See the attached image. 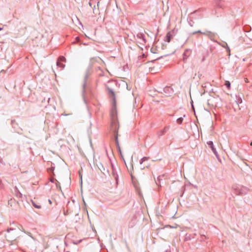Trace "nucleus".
Here are the masks:
<instances>
[{
  "label": "nucleus",
  "mask_w": 252,
  "mask_h": 252,
  "mask_svg": "<svg viewBox=\"0 0 252 252\" xmlns=\"http://www.w3.org/2000/svg\"><path fill=\"white\" fill-rule=\"evenodd\" d=\"M109 94H112V107L111 109V129L113 130L114 136H115V140L117 148L120 147L119 141H118V128H119V125L117 119V112L116 110V98L115 96L114 92L112 90H109Z\"/></svg>",
  "instance_id": "1"
},
{
  "label": "nucleus",
  "mask_w": 252,
  "mask_h": 252,
  "mask_svg": "<svg viewBox=\"0 0 252 252\" xmlns=\"http://www.w3.org/2000/svg\"><path fill=\"white\" fill-rule=\"evenodd\" d=\"M146 73L151 72L152 74L158 72L160 68V64H144Z\"/></svg>",
  "instance_id": "2"
},
{
  "label": "nucleus",
  "mask_w": 252,
  "mask_h": 252,
  "mask_svg": "<svg viewBox=\"0 0 252 252\" xmlns=\"http://www.w3.org/2000/svg\"><path fill=\"white\" fill-rule=\"evenodd\" d=\"M162 90L164 95L166 96H170L174 93L173 88L169 86H166Z\"/></svg>",
  "instance_id": "3"
},
{
  "label": "nucleus",
  "mask_w": 252,
  "mask_h": 252,
  "mask_svg": "<svg viewBox=\"0 0 252 252\" xmlns=\"http://www.w3.org/2000/svg\"><path fill=\"white\" fill-rule=\"evenodd\" d=\"M208 146L211 149L213 153L217 157H218L219 155L216 148L214 146L213 142L212 141H209L207 142Z\"/></svg>",
  "instance_id": "4"
},
{
  "label": "nucleus",
  "mask_w": 252,
  "mask_h": 252,
  "mask_svg": "<svg viewBox=\"0 0 252 252\" xmlns=\"http://www.w3.org/2000/svg\"><path fill=\"white\" fill-rule=\"evenodd\" d=\"M169 128H170V126H169L164 127L163 129L159 130L158 132V135L159 136H161V135H163L164 134H165V133H166L167 132V131L169 130Z\"/></svg>",
  "instance_id": "5"
},
{
  "label": "nucleus",
  "mask_w": 252,
  "mask_h": 252,
  "mask_svg": "<svg viewBox=\"0 0 252 252\" xmlns=\"http://www.w3.org/2000/svg\"><path fill=\"white\" fill-rule=\"evenodd\" d=\"M112 175L115 178L116 182H117L118 178V175L117 173V171L116 170V169H115L114 165L112 164Z\"/></svg>",
  "instance_id": "6"
},
{
  "label": "nucleus",
  "mask_w": 252,
  "mask_h": 252,
  "mask_svg": "<svg viewBox=\"0 0 252 252\" xmlns=\"http://www.w3.org/2000/svg\"><path fill=\"white\" fill-rule=\"evenodd\" d=\"M88 75L86 74L85 77H84V82L83 84V94H84L85 92V88H86V84H87V79H88Z\"/></svg>",
  "instance_id": "7"
},
{
  "label": "nucleus",
  "mask_w": 252,
  "mask_h": 252,
  "mask_svg": "<svg viewBox=\"0 0 252 252\" xmlns=\"http://www.w3.org/2000/svg\"><path fill=\"white\" fill-rule=\"evenodd\" d=\"M66 62V59L63 56L60 57L58 60L57 63Z\"/></svg>",
  "instance_id": "8"
},
{
  "label": "nucleus",
  "mask_w": 252,
  "mask_h": 252,
  "mask_svg": "<svg viewBox=\"0 0 252 252\" xmlns=\"http://www.w3.org/2000/svg\"><path fill=\"white\" fill-rule=\"evenodd\" d=\"M149 157H143V158H141L140 163L141 164H142L145 161L149 159Z\"/></svg>",
  "instance_id": "9"
},
{
  "label": "nucleus",
  "mask_w": 252,
  "mask_h": 252,
  "mask_svg": "<svg viewBox=\"0 0 252 252\" xmlns=\"http://www.w3.org/2000/svg\"><path fill=\"white\" fill-rule=\"evenodd\" d=\"M32 204L33 205V206L36 208H37V209H40L41 208V205H38V204H36L33 201H32Z\"/></svg>",
  "instance_id": "10"
},
{
  "label": "nucleus",
  "mask_w": 252,
  "mask_h": 252,
  "mask_svg": "<svg viewBox=\"0 0 252 252\" xmlns=\"http://www.w3.org/2000/svg\"><path fill=\"white\" fill-rule=\"evenodd\" d=\"M101 61V60L99 58H96L92 59V62H96L99 63V62H100Z\"/></svg>",
  "instance_id": "11"
},
{
  "label": "nucleus",
  "mask_w": 252,
  "mask_h": 252,
  "mask_svg": "<svg viewBox=\"0 0 252 252\" xmlns=\"http://www.w3.org/2000/svg\"><path fill=\"white\" fill-rule=\"evenodd\" d=\"M183 118L180 117V118L177 119L176 121L178 124H181L183 122Z\"/></svg>",
  "instance_id": "12"
},
{
  "label": "nucleus",
  "mask_w": 252,
  "mask_h": 252,
  "mask_svg": "<svg viewBox=\"0 0 252 252\" xmlns=\"http://www.w3.org/2000/svg\"><path fill=\"white\" fill-rule=\"evenodd\" d=\"M117 149H118V152H119V153L120 155L121 156V157L123 159H124L123 156V155H122V151H121V149L120 147H118V148H117Z\"/></svg>",
  "instance_id": "13"
},
{
  "label": "nucleus",
  "mask_w": 252,
  "mask_h": 252,
  "mask_svg": "<svg viewBox=\"0 0 252 252\" xmlns=\"http://www.w3.org/2000/svg\"><path fill=\"white\" fill-rule=\"evenodd\" d=\"M56 67H60L62 68H63L64 67V64H59V63H58V64H56Z\"/></svg>",
  "instance_id": "14"
},
{
  "label": "nucleus",
  "mask_w": 252,
  "mask_h": 252,
  "mask_svg": "<svg viewBox=\"0 0 252 252\" xmlns=\"http://www.w3.org/2000/svg\"><path fill=\"white\" fill-rule=\"evenodd\" d=\"M225 85L227 88H229L230 87V83L229 81H226Z\"/></svg>",
  "instance_id": "15"
},
{
  "label": "nucleus",
  "mask_w": 252,
  "mask_h": 252,
  "mask_svg": "<svg viewBox=\"0 0 252 252\" xmlns=\"http://www.w3.org/2000/svg\"><path fill=\"white\" fill-rule=\"evenodd\" d=\"M23 232L27 234L29 236H30L32 239H34L33 237L31 235V233L30 232H26L24 230H22Z\"/></svg>",
  "instance_id": "16"
},
{
  "label": "nucleus",
  "mask_w": 252,
  "mask_h": 252,
  "mask_svg": "<svg viewBox=\"0 0 252 252\" xmlns=\"http://www.w3.org/2000/svg\"><path fill=\"white\" fill-rule=\"evenodd\" d=\"M166 40H167V41L169 42H170V36L169 35V33L167 34L166 35Z\"/></svg>",
  "instance_id": "17"
},
{
  "label": "nucleus",
  "mask_w": 252,
  "mask_h": 252,
  "mask_svg": "<svg viewBox=\"0 0 252 252\" xmlns=\"http://www.w3.org/2000/svg\"><path fill=\"white\" fill-rule=\"evenodd\" d=\"M13 230H14V229L10 228L9 229H8L7 231L8 233H9L10 231H13Z\"/></svg>",
  "instance_id": "18"
},
{
  "label": "nucleus",
  "mask_w": 252,
  "mask_h": 252,
  "mask_svg": "<svg viewBox=\"0 0 252 252\" xmlns=\"http://www.w3.org/2000/svg\"><path fill=\"white\" fill-rule=\"evenodd\" d=\"M2 188V184L1 183V181L0 180V188Z\"/></svg>",
  "instance_id": "19"
},
{
  "label": "nucleus",
  "mask_w": 252,
  "mask_h": 252,
  "mask_svg": "<svg viewBox=\"0 0 252 252\" xmlns=\"http://www.w3.org/2000/svg\"><path fill=\"white\" fill-rule=\"evenodd\" d=\"M159 178L158 177V180H157V181H156V184H157V185H158V182H159Z\"/></svg>",
  "instance_id": "20"
},
{
  "label": "nucleus",
  "mask_w": 252,
  "mask_h": 252,
  "mask_svg": "<svg viewBox=\"0 0 252 252\" xmlns=\"http://www.w3.org/2000/svg\"><path fill=\"white\" fill-rule=\"evenodd\" d=\"M245 82H249L248 79L247 78H245Z\"/></svg>",
  "instance_id": "21"
},
{
  "label": "nucleus",
  "mask_w": 252,
  "mask_h": 252,
  "mask_svg": "<svg viewBox=\"0 0 252 252\" xmlns=\"http://www.w3.org/2000/svg\"><path fill=\"white\" fill-rule=\"evenodd\" d=\"M48 201H49V203H50V204H52V201H51V200L49 199V200H48Z\"/></svg>",
  "instance_id": "22"
},
{
  "label": "nucleus",
  "mask_w": 252,
  "mask_h": 252,
  "mask_svg": "<svg viewBox=\"0 0 252 252\" xmlns=\"http://www.w3.org/2000/svg\"><path fill=\"white\" fill-rule=\"evenodd\" d=\"M6 237L9 238V239H11V238L9 237V236L7 235L6 236ZM13 238H11V239H13Z\"/></svg>",
  "instance_id": "23"
},
{
  "label": "nucleus",
  "mask_w": 252,
  "mask_h": 252,
  "mask_svg": "<svg viewBox=\"0 0 252 252\" xmlns=\"http://www.w3.org/2000/svg\"><path fill=\"white\" fill-rule=\"evenodd\" d=\"M98 167L99 169L100 170H101V168H101V166H98ZM101 171L102 172V171Z\"/></svg>",
  "instance_id": "24"
},
{
  "label": "nucleus",
  "mask_w": 252,
  "mask_h": 252,
  "mask_svg": "<svg viewBox=\"0 0 252 252\" xmlns=\"http://www.w3.org/2000/svg\"><path fill=\"white\" fill-rule=\"evenodd\" d=\"M99 166H101V167H102V168H103V165H102V164H101V163H100Z\"/></svg>",
  "instance_id": "25"
},
{
  "label": "nucleus",
  "mask_w": 252,
  "mask_h": 252,
  "mask_svg": "<svg viewBox=\"0 0 252 252\" xmlns=\"http://www.w3.org/2000/svg\"><path fill=\"white\" fill-rule=\"evenodd\" d=\"M192 103H193V102H191V105H192V108L194 109V107H193V104H192Z\"/></svg>",
  "instance_id": "26"
},
{
  "label": "nucleus",
  "mask_w": 252,
  "mask_h": 252,
  "mask_svg": "<svg viewBox=\"0 0 252 252\" xmlns=\"http://www.w3.org/2000/svg\"><path fill=\"white\" fill-rule=\"evenodd\" d=\"M64 214L65 215H67V212H65L64 211Z\"/></svg>",
  "instance_id": "27"
},
{
  "label": "nucleus",
  "mask_w": 252,
  "mask_h": 252,
  "mask_svg": "<svg viewBox=\"0 0 252 252\" xmlns=\"http://www.w3.org/2000/svg\"><path fill=\"white\" fill-rule=\"evenodd\" d=\"M76 40H78H78H79V37H76Z\"/></svg>",
  "instance_id": "28"
},
{
  "label": "nucleus",
  "mask_w": 252,
  "mask_h": 252,
  "mask_svg": "<svg viewBox=\"0 0 252 252\" xmlns=\"http://www.w3.org/2000/svg\"><path fill=\"white\" fill-rule=\"evenodd\" d=\"M199 32V33H201V32L200 31L197 32Z\"/></svg>",
  "instance_id": "29"
},
{
  "label": "nucleus",
  "mask_w": 252,
  "mask_h": 252,
  "mask_svg": "<svg viewBox=\"0 0 252 252\" xmlns=\"http://www.w3.org/2000/svg\"><path fill=\"white\" fill-rule=\"evenodd\" d=\"M50 99V98H48V101L49 102Z\"/></svg>",
  "instance_id": "30"
},
{
  "label": "nucleus",
  "mask_w": 252,
  "mask_h": 252,
  "mask_svg": "<svg viewBox=\"0 0 252 252\" xmlns=\"http://www.w3.org/2000/svg\"><path fill=\"white\" fill-rule=\"evenodd\" d=\"M51 182H54L53 180H51Z\"/></svg>",
  "instance_id": "31"
},
{
  "label": "nucleus",
  "mask_w": 252,
  "mask_h": 252,
  "mask_svg": "<svg viewBox=\"0 0 252 252\" xmlns=\"http://www.w3.org/2000/svg\"><path fill=\"white\" fill-rule=\"evenodd\" d=\"M159 92L161 93V94L163 93L161 91H159Z\"/></svg>",
  "instance_id": "32"
},
{
  "label": "nucleus",
  "mask_w": 252,
  "mask_h": 252,
  "mask_svg": "<svg viewBox=\"0 0 252 252\" xmlns=\"http://www.w3.org/2000/svg\"><path fill=\"white\" fill-rule=\"evenodd\" d=\"M242 102V99L240 100V103H241Z\"/></svg>",
  "instance_id": "33"
},
{
  "label": "nucleus",
  "mask_w": 252,
  "mask_h": 252,
  "mask_svg": "<svg viewBox=\"0 0 252 252\" xmlns=\"http://www.w3.org/2000/svg\"><path fill=\"white\" fill-rule=\"evenodd\" d=\"M251 145H252V142L251 143Z\"/></svg>",
  "instance_id": "34"
},
{
  "label": "nucleus",
  "mask_w": 252,
  "mask_h": 252,
  "mask_svg": "<svg viewBox=\"0 0 252 252\" xmlns=\"http://www.w3.org/2000/svg\"><path fill=\"white\" fill-rule=\"evenodd\" d=\"M1 29H2L1 28H0V31Z\"/></svg>",
  "instance_id": "35"
}]
</instances>
